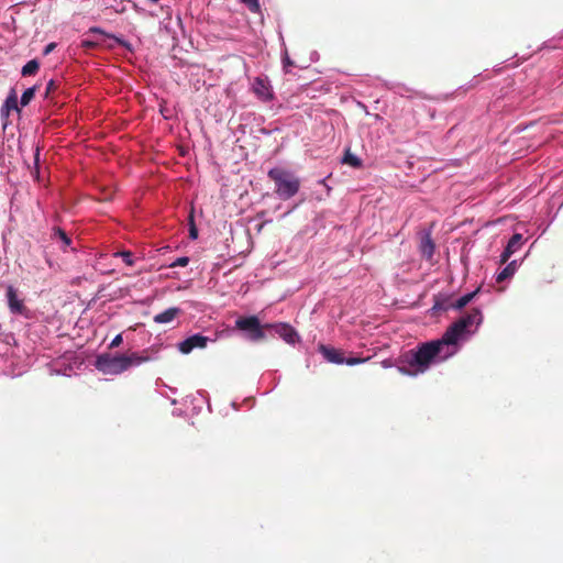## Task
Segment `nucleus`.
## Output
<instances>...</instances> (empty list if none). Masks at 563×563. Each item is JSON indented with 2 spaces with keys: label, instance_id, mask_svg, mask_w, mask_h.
Masks as SVG:
<instances>
[{
  "label": "nucleus",
  "instance_id": "8",
  "mask_svg": "<svg viewBox=\"0 0 563 563\" xmlns=\"http://www.w3.org/2000/svg\"><path fill=\"white\" fill-rule=\"evenodd\" d=\"M208 338L201 334H194L178 344V349L183 354H189L194 349H203L207 346Z\"/></svg>",
  "mask_w": 563,
  "mask_h": 563
},
{
  "label": "nucleus",
  "instance_id": "6",
  "mask_svg": "<svg viewBox=\"0 0 563 563\" xmlns=\"http://www.w3.org/2000/svg\"><path fill=\"white\" fill-rule=\"evenodd\" d=\"M5 297L11 313L24 314L26 312L24 300L19 298V291L12 285L7 286Z\"/></svg>",
  "mask_w": 563,
  "mask_h": 563
},
{
  "label": "nucleus",
  "instance_id": "27",
  "mask_svg": "<svg viewBox=\"0 0 563 563\" xmlns=\"http://www.w3.org/2000/svg\"><path fill=\"white\" fill-rule=\"evenodd\" d=\"M121 343H122V335L118 334L114 336V339L110 343V349L118 347Z\"/></svg>",
  "mask_w": 563,
  "mask_h": 563
},
{
  "label": "nucleus",
  "instance_id": "33",
  "mask_svg": "<svg viewBox=\"0 0 563 563\" xmlns=\"http://www.w3.org/2000/svg\"><path fill=\"white\" fill-rule=\"evenodd\" d=\"M55 88V84L53 80H51L48 84H47V87H46V93L51 92L53 89Z\"/></svg>",
  "mask_w": 563,
  "mask_h": 563
},
{
  "label": "nucleus",
  "instance_id": "21",
  "mask_svg": "<svg viewBox=\"0 0 563 563\" xmlns=\"http://www.w3.org/2000/svg\"><path fill=\"white\" fill-rule=\"evenodd\" d=\"M252 12H257L260 10V4L257 0H241Z\"/></svg>",
  "mask_w": 563,
  "mask_h": 563
},
{
  "label": "nucleus",
  "instance_id": "7",
  "mask_svg": "<svg viewBox=\"0 0 563 563\" xmlns=\"http://www.w3.org/2000/svg\"><path fill=\"white\" fill-rule=\"evenodd\" d=\"M267 331H274L285 342L294 344L298 340L296 330L288 323H266Z\"/></svg>",
  "mask_w": 563,
  "mask_h": 563
},
{
  "label": "nucleus",
  "instance_id": "10",
  "mask_svg": "<svg viewBox=\"0 0 563 563\" xmlns=\"http://www.w3.org/2000/svg\"><path fill=\"white\" fill-rule=\"evenodd\" d=\"M253 90L262 100H268L272 98L268 85L264 79L260 77L255 78L253 84Z\"/></svg>",
  "mask_w": 563,
  "mask_h": 563
},
{
  "label": "nucleus",
  "instance_id": "5",
  "mask_svg": "<svg viewBox=\"0 0 563 563\" xmlns=\"http://www.w3.org/2000/svg\"><path fill=\"white\" fill-rule=\"evenodd\" d=\"M235 329L246 333L251 341H262L266 338L267 328L261 324L256 316L240 317L235 320Z\"/></svg>",
  "mask_w": 563,
  "mask_h": 563
},
{
  "label": "nucleus",
  "instance_id": "28",
  "mask_svg": "<svg viewBox=\"0 0 563 563\" xmlns=\"http://www.w3.org/2000/svg\"><path fill=\"white\" fill-rule=\"evenodd\" d=\"M283 63H284V68H285V69H286L287 67H289V66H292V65H294V63H292V60L289 58V56H288L287 52L285 53V56H284V58H283Z\"/></svg>",
  "mask_w": 563,
  "mask_h": 563
},
{
  "label": "nucleus",
  "instance_id": "26",
  "mask_svg": "<svg viewBox=\"0 0 563 563\" xmlns=\"http://www.w3.org/2000/svg\"><path fill=\"white\" fill-rule=\"evenodd\" d=\"M189 262V258L184 256V257H179L177 258L170 266L174 267V266H186Z\"/></svg>",
  "mask_w": 563,
  "mask_h": 563
},
{
  "label": "nucleus",
  "instance_id": "34",
  "mask_svg": "<svg viewBox=\"0 0 563 563\" xmlns=\"http://www.w3.org/2000/svg\"><path fill=\"white\" fill-rule=\"evenodd\" d=\"M114 38H115V41H117L120 45L125 46V47H129V44H128L126 42H124V41H122V40H120V38H118V37H114Z\"/></svg>",
  "mask_w": 563,
  "mask_h": 563
},
{
  "label": "nucleus",
  "instance_id": "4",
  "mask_svg": "<svg viewBox=\"0 0 563 563\" xmlns=\"http://www.w3.org/2000/svg\"><path fill=\"white\" fill-rule=\"evenodd\" d=\"M483 321L482 311L478 308L472 309L467 314L453 322L444 332L445 340L457 347L459 340L471 331L473 325L478 327Z\"/></svg>",
  "mask_w": 563,
  "mask_h": 563
},
{
  "label": "nucleus",
  "instance_id": "2",
  "mask_svg": "<svg viewBox=\"0 0 563 563\" xmlns=\"http://www.w3.org/2000/svg\"><path fill=\"white\" fill-rule=\"evenodd\" d=\"M148 360V355H140L135 352L120 355L102 354L97 358V368L108 375H118Z\"/></svg>",
  "mask_w": 563,
  "mask_h": 563
},
{
  "label": "nucleus",
  "instance_id": "35",
  "mask_svg": "<svg viewBox=\"0 0 563 563\" xmlns=\"http://www.w3.org/2000/svg\"><path fill=\"white\" fill-rule=\"evenodd\" d=\"M422 250H423V252L428 251V257L432 256L433 249H422Z\"/></svg>",
  "mask_w": 563,
  "mask_h": 563
},
{
  "label": "nucleus",
  "instance_id": "18",
  "mask_svg": "<svg viewBox=\"0 0 563 563\" xmlns=\"http://www.w3.org/2000/svg\"><path fill=\"white\" fill-rule=\"evenodd\" d=\"M343 163L356 168L362 166V161L356 155L352 154L349 150L344 154Z\"/></svg>",
  "mask_w": 563,
  "mask_h": 563
},
{
  "label": "nucleus",
  "instance_id": "12",
  "mask_svg": "<svg viewBox=\"0 0 563 563\" xmlns=\"http://www.w3.org/2000/svg\"><path fill=\"white\" fill-rule=\"evenodd\" d=\"M517 269V262L512 261L510 262L500 273H498L496 277L497 283H503L504 280L511 277Z\"/></svg>",
  "mask_w": 563,
  "mask_h": 563
},
{
  "label": "nucleus",
  "instance_id": "3",
  "mask_svg": "<svg viewBox=\"0 0 563 563\" xmlns=\"http://www.w3.org/2000/svg\"><path fill=\"white\" fill-rule=\"evenodd\" d=\"M268 177L274 181L275 194L283 200L296 196L300 188V179L291 172L275 167L269 169Z\"/></svg>",
  "mask_w": 563,
  "mask_h": 563
},
{
  "label": "nucleus",
  "instance_id": "13",
  "mask_svg": "<svg viewBox=\"0 0 563 563\" xmlns=\"http://www.w3.org/2000/svg\"><path fill=\"white\" fill-rule=\"evenodd\" d=\"M478 291H479V288L460 297L454 303H451L450 307H452L454 309H462L463 307H465L468 302H471L473 300V298L478 294Z\"/></svg>",
  "mask_w": 563,
  "mask_h": 563
},
{
  "label": "nucleus",
  "instance_id": "36",
  "mask_svg": "<svg viewBox=\"0 0 563 563\" xmlns=\"http://www.w3.org/2000/svg\"><path fill=\"white\" fill-rule=\"evenodd\" d=\"M538 240H534L531 244H530V247H533L536 245Z\"/></svg>",
  "mask_w": 563,
  "mask_h": 563
},
{
  "label": "nucleus",
  "instance_id": "24",
  "mask_svg": "<svg viewBox=\"0 0 563 563\" xmlns=\"http://www.w3.org/2000/svg\"><path fill=\"white\" fill-rule=\"evenodd\" d=\"M189 236H190L191 239H194V240H195V239H197V236H198V230H197V228H196V225H195V223H194V218H192V216H190Z\"/></svg>",
  "mask_w": 563,
  "mask_h": 563
},
{
  "label": "nucleus",
  "instance_id": "23",
  "mask_svg": "<svg viewBox=\"0 0 563 563\" xmlns=\"http://www.w3.org/2000/svg\"><path fill=\"white\" fill-rule=\"evenodd\" d=\"M514 251H515V249H505L503 254L500 255V262L503 264L506 263L512 255Z\"/></svg>",
  "mask_w": 563,
  "mask_h": 563
},
{
  "label": "nucleus",
  "instance_id": "1",
  "mask_svg": "<svg viewBox=\"0 0 563 563\" xmlns=\"http://www.w3.org/2000/svg\"><path fill=\"white\" fill-rule=\"evenodd\" d=\"M457 352V347L441 339L420 344L416 350H409L399 357L398 369L405 375H417L426 372L435 360L445 361Z\"/></svg>",
  "mask_w": 563,
  "mask_h": 563
},
{
  "label": "nucleus",
  "instance_id": "20",
  "mask_svg": "<svg viewBox=\"0 0 563 563\" xmlns=\"http://www.w3.org/2000/svg\"><path fill=\"white\" fill-rule=\"evenodd\" d=\"M114 256H120L123 260V262L129 266H132L134 264L133 255L130 251L117 252L114 253Z\"/></svg>",
  "mask_w": 563,
  "mask_h": 563
},
{
  "label": "nucleus",
  "instance_id": "14",
  "mask_svg": "<svg viewBox=\"0 0 563 563\" xmlns=\"http://www.w3.org/2000/svg\"><path fill=\"white\" fill-rule=\"evenodd\" d=\"M40 69V63L36 59L29 60L21 70L23 77L34 76Z\"/></svg>",
  "mask_w": 563,
  "mask_h": 563
},
{
  "label": "nucleus",
  "instance_id": "15",
  "mask_svg": "<svg viewBox=\"0 0 563 563\" xmlns=\"http://www.w3.org/2000/svg\"><path fill=\"white\" fill-rule=\"evenodd\" d=\"M52 240L55 243H62L64 245H69L71 243V240L68 236V234L64 230H62L59 228H55L53 230Z\"/></svg>",
  "mask_w": 563,
  "mask_h": 563
},
{
  "label": "nucleus",
  "instance_id": "11",
  "mask_svg": "<svg viewBox=\"0 0 563 563\" xmlns=\"http://www.w3.org/2000/svg\"><path fill=\"white\" fill-rule=\"evenodd\" d=\"M179 309L178 308H168L166 309L165 311L156 314L154 317V321L157 322V323H167V322H170L173 321L176 316L179 313Z\"/></svg>",
  "mask_w": 563,
  "mask_h": 563
},
{
  "label": "nucleus",
  "instance_id": "22",
  "mask_svg": "<svg viewBox=\"0 0 563 563\" xmlns=\"http://www.w3.org/2000/svg\"><path fill=\"white\" fill-rule=\"evenodd\" d=\"M420 246H426V247L434 246V244L430 238V234L428 232H422Z\"/></svg>",
  "mask_w": 563,
  "mask_h": 563
},
{
  "label": "nucleus",
  "instance_id": "19",
  "mask_svg": "<svg viewBox=\"0 0 563 563\" xmlns=\"http://www.w3.org/2000/svg\"><path fill=\"white\" fill-rule=\"evenodd\" d=\"M35 92H36V86H33L31 88H27L23 93H22V97H21V100H20V103L22 107H25L27 106L31 100L34 98L35 96Z\"/></svg>",
  "mask_w": 563,
  "mask_h": 563
},
{
  "label": "nucleus",
  "instance_id": "29",
  "mask_svg": "<svg viewBox=\"0 0 563 563\" xmlns=\"http://www.w3.org/2000/svg\"><path fill=\"white\" fill-rule=\"evenodd\" d=\"M10 112H11V110L2 104V107L0 109L1 118L2 119H8V117L10 115Z\"/></svg>",
  "mask_w": 563,
  "mask_h": 563
},
{
  "label": "nucleus",
  "instance_id": "25",
  "mask_svg": "<svg viewBox=\"0 0 563 563\" xmlns=\"http://www.w3.org/2000/svg\"><path fill=\"white\" fill-rule=\"evenodd\" d=\"M365 361H366V358L350 357V358H345L344 363H346L347 365H356V364H361Z\"/></svg>",
  "mask_w": 563,
  "mask_h": 563
},
{
  "label": "nucleus",
  "instance_id": "16",
  "mask_svg": "<svg viewBox=\"0 0 563 563\" xmlns=\"http://www.w3.org/2000/svg\"><path fill=\"white\" fill-rule=\"evenodd\" d=\"M3 106L7 107L8 109H10L11 111L14 110V111L20 112V109L18 106V97H16V92L14 89H11Z\"/></svg>",
  "mask_w": 563,
  "mask_h": 563
},
{
  "label": "nucleus",
  "instance_id": "30",
  "mask_svg": "<svg viewBox=\"0 0 563 563\" xmlns=\"http://www.w3.org/2000/svg\"><path fill=\"white\" fill-rule=\"evenodd\" d=\"M55 43H49L48 45H46V47L44 48L43 51V54L44 55H48L54 48H55Z\"/></svg>",
  "mask_w": 563,
  "mask_h": 563
},
{
  "label": "nucleus",
  "instance_id": "32",
  "mask_svg": "<svg viewBox=\"0 0 563 563\" xmlns=\"http://www.w3.org/2000/svg\"><path fill=\"white\" fill-rule=\"evenodd\" d=\"M40 151H41V148H40V146L37 145V146L35 147V154H34V163H35V165H36V166L38 165V162H40Z\"/></svg>",
  "mask_w": 563,
  "mask_h": 563
},
{
  "label": "nucleus",
  "instance_id": "31",
  "mask_svg": "<svg viewBox=\"0 0 563 563\" xmlns=\"http://www.w3.org/2000/svg\"><path fill=\"white\" fill-rule=\"evenodd\" d=\"M97 44L92 41H82L81 46L85 48H93Z\"/></svg>",
  "mask_w": 563,
  "mask_h": 563
},
{
  "label": "nucleus",
  "instance_id": "9",
  "mask_svg": "<svg viewBox=\"0 0 563 563\" xmlns=\"http://www.w3.org/2000/svg\"><path fill=\"white\" fill-rule=\"evenodd\" d=\"M319 351L323 355V357L330 363L343 364L345 361L343 353L338 349L321 344L319 346Z\"/></svg>",
  "mask_w": 563,
  "mask_h": 563
},
{
  "label": "nucleus",
  "instance_id": "17",
  "mask_svg": "<svg viewBox=\"0 0 563 563\" xmlns=\"http://www.w3.org/2000/svg\"><path fill=\"white\" fill-rule=\"evenodd\" d=\"M527 242H528V238H525L523 234L520 232H515L511 235V238L509 239V241L507 242L506 246H518V245H522Z\"/></svg>",
  "mask_w": 563,
  "mask_h": 563
}]
</instances>
